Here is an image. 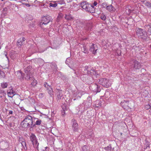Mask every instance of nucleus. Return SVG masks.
I'll use <instances>...</instances> for the list:
<instances>
[{"label": "nucleus", "instance_id": "obj_1", "mask_svg": "<svg viewBox=\"0 0 151 151\" xmlns=\"http://www.w3.org/2000/svg\"><path fill=\"white\" fill-rule=\"evenodd\" d=\"M31 66H29L26 68L24 69V71L25 73V76L24 77L26 80H28L31 79L32 82L31 83V85L33 86H35L37 83V81L32 77V73L31 72Z\"/></svg>", "mask_w": 151, "mask_h": 151}, {"label": "nucleus", "instance_id": "obj_2", "mask_svg": "<svg viewBox=\"0 0 151 151\" xmlns=\"http://www.w3.org/2000/svg\"><path fill=\"white\" fill-rule=\"evenodd\" d=\"M32 118L30 116H27L21 123V124L23 127H33L35 126V124H33Z\"/></svg>", "mask_w": 151, "mask_h": 151}, {"label": "nucleus", "instance_id": "obj_3", "mask_svg": "<svg viewBox=\"0 0 151 151\" xmlns=\"http://www.w3.org/2000/svg\"><path fill=\"white\" fill-rule=\"evenodd\" d=\"M136 35L138 37L141 38L143 40H146L147 38V33L141 28H137L136 29Z\"/></svg>", "mask_w": 151, "mask_h": 151}, {"label": "nucleus", "instance_id": "obj_4", "mask_svg": "<svg viewBox=\"0 0 151 151\" xmlns=\"http://www.w3.org/2000/svg\"><path fill=\"white\" fill-rule=\"evenodd\" d=\"M99 83L104 87L108 88L111 85L112 81L106 78H102L99 80Z\"/></svg>", "mask_w": 151, "mask_h": 151}, {"label": "nucleus", "instance_id": "obj_5", "mask_svg": "<svg viewBox=\"0 0 151 151\" xmlns=\"http://www.w3.org/2000/svg\"><path fill=\"white\" fill-rule=\"evenodd\" d=\"M50 20V18L47 16H44L42 18V21L39 24L43 29H45L46 26Z\"/></svg>", "mask_w": 151, "mask_h": 151}, {"label": "nucleus", "instance_id": "obj_6", "mask_svg": "<svg viewBox=\"0 0 151 151\" xmlns=\"http://www.w3.org/2000/svg\"><path fill=\"white\" fill-rule=\"evenodd\" d=\"M30 139L32 142L34 147L37 149L38 147L39 144L38 143V141L36 136L34 134H31L30 135Z\"/></svg>", "mask_w": 151, "mask_h": 151}, {"label": "nucleus", "instance_id": "obj_7", "mask_svg": "<svg viewBox=\"0 0 151 151\" xmlns=\"http://www.w3.org/2000/svg\"><path fill=\"white\" fill-rule=\"evenodd\" d=\"M82 92L80 91H75L73 94V97H76L73 99L74 101L80 99L82 95Z\"/></svg>", "mask_w": 151, "mask_h": 151}, {"label": "nucleus", "instance_id": "obj_8", "mask_svg": "<svg viewBox=\"0 0 151 151\" xmlns=\"http://www.w3.org/2000/svg\"><path fill=\"white\" fill-rule=\"evenodd\" d=\"M44 86L47 88L48 93L51 96H52L53 95V91L52 88L47 83H45L44 84Z\"/></svg>", "mask_w": 151, "mask_h": 151}, {"label": "nucleus", "instance_id": "obj_9", "mask_svg": "<svg viewBox=\"0 0 151 151\" xmlns=\"http://www.w3.org/2000/svg\"><path fill=\"white\" fill-rule=\"evenodd\" d=\"M87 99L88 100V101H86L84 102L82 104L81 106H83V105H84V108L87 109L90 107L91 104V98L90 97L88 98Z\"/></svg>", "mask_w": 151, "mask_h": 151}, {"label": "nucleus", "instance_id": "obj_10", "mask_svg": "<svg viewBox=\"0 0 151 151\" xmlns=\"http://www.w3.org/2000/svg\"><path fill=\"white\" fill-rule=\"evenodd\" d=\"M7 94L9 97L12 98L16 94L15 92L13 90L12 87L10 86L8 91Z\"/></svg>", "mask_w": 151, "mask_h": 151}, {"label": "nucleus", "instance_id": "obj_11", "mask_svg": "<svg viewBox=\"0 0 151 151\" xmlns=\"http://www.w3.org/2000/svg\"><path fill=\"white\" fill-rule=\"evenodd\" d=\"M98 49V47L96 45L92 44L90 47V51L92 52L93 54H95L96 53Z\"/></svg>", "mask_w": 151, "mask_h": 151}, {"label": "nucleus", "instance_id": "obj_12", "mask_svg": "<svg viewBox=\"0 0 151 151\" xmlns=\"http://www.w3.org/2000/svg\"><path fill=\"white\" fill-rule=\"evenodd\" d=\"M92 90L93 91L96 93L99 92L101 91V88L100 87H98L97 85L96 84H93L92 85Z\"/></svg>", "mask_w": 151, "mask_h": 151}, {"label": "nucleus", "instance_id": "obj_13", "mask_svg": "<svg viewBox=\"0 0 151 151\" xmlns=\"http://www.w3.org/2000/svg\"><path fill=\"white\" fill-rule=\"evenodd\" d=\"M19 141L21 144L22 146L23 147L24 150H27V147L26 146V142H25L24 139L22 137L19 138Z\"/></svg>", "mask_w": 151, "mask_h": 151}, {"label": "nucleus", "instance_id": "obj_14", "mask_svg": "<svg viewBox=\"0 0 151 151\" xmlns=\"http://www.w3.org/2000/svg\"><path fill=\"white\" fill-rule=\"evenodd\" d=\"M91 4L88 3L86 6V9L85 10L90 13L93 12H94V10H93V7H91Z\"/></svg>", "mask_w": 151, "mask_h": 151}, {"label": "nucleus", "instance_id": "obj_15", "mask_svg": "<svg viewBox=\"0 0 151 151\" xmlns=\"http://www.w3.org/2000/svg\"><path fill=\"white\" fill-rule=\"evenodd\" d=\"M133 67L135 69H139L141 67V65L139 62L135 60L134 62Z\"/></svg>", "mask_w": 151, "mask_h": 151}, {"label": "nucleus", "instance_id": "obj_16", "mask_svg": "<svg viewBox=\"0 0 151 151\" xmlns=\"http://www.w3.org/2000/svg\"><path fill=\"white\" fill-rule=\"evenodd\" d=\"M101 100H97L95 101V104L93 105V106L95 107V108H97L101 107Z\"/></svg>", "mask_w": 151, "mask_h": 151}, {"label": "nucleus", "instance_id": "obj_17", "mask_svg": "<svg viewBox=\"0 0 151 151\" xmlns=\"http://www.w3.org/2000/svg\"><path fill=\"white\" fill-rule=\"evenodd\" d=\"M129 102V101L128 100H124L121 102L120 104L122 107L125 109L126 107L128 106Z\"/></svg>", "mask_w": 151, "mask_h": 151}, {"label": "nucleus", "instance_id": "obj_18", "mask_svg": "<svg viewBox=\"0 0 151 151\" xmlns=\"http://www.w3.org/2000/svg\"><path fill=\"white\" fill-rule=\"evenodd\" d=\"M73 129L75 131H76L78 130V124L76 121L74 120H72Z\"/></svg>", "mask_w": 151, "mask_h": 151}, {"label": "nucleus", "instance_id": "obj_19", "mask_svg": "<svg viewBox=\"0 0 151 151\" xmlns=\"http://www.w3.org/2000/svg\"><path fill=\"white\" fill-rule=\"evenodd\" d=\"M17 76L18 78L20 80L23 79L24 75L20 71H17Z\"/></svg>", "mask_w": 151, "mask_h": 151}, {"label": "nucleus", "instance_id": "obj_20", "mask_svg": "<svg viewBox=\"0 0 151 151\" xmlns=\"http://www.w3.org/2000/svg\"><path fill=\"white\" fill-rule=\"evenodd\" d=\"M106 9L110 12H113L115 11V9L111 5L106 6Z\"/></svg>", "mask_w": 151, "mask_h": 151}, {"label": "nucleus", "instance_id": "obj_21", "mask_svg": "<svg viewBox=\"0 0 151 151\" xmlns=\"http://www.w3.org/2000/svg\"><path fill=\"white\" fill-rule=\"evenodd\" d=\"M88 3L86 2H83L81 3V7L83 9H86V6L88 4Z\"/></svg>", "mask_w": 151, "mask_h": 151}, {"label": "nucleus", "instance_id": "obj_22", "mask_svg": "<svg viewBox=\"0 0 151 151\" xmlns=\"http://www.w3.org/2000/svg\"><path fill=\"white\" fill-rule=\"evenodd\" d=\"M90 72L91 73V75H93L95 76L98 75V73L95 71L94 69H91L90 70Z\"/></svg>", "mask_w": 151, "mask_h": 151}, {"label": "nucleus", "instance_id": "obj_23", "mask_svg": "<svg viewBox=\"0 0 151 151\" xmlns=\"http://www.w3.org/2000/svg\"><path fill=\"white\" fill-rule=\"evenodd\" d=\"M8 84L7 83L3 82L1 83V86L3 88H7Z\"/></svg>", "mask_w": 151, "mask_h": 151}, {"label": "nucleus", "instance_id": "obj_24", "mask_svg": "<svg viewBox=\"0 0 151 151\" xmlns=\"http://www.w3.org/2000/svg\"><path fill=\"white\" fill-rule=\"evenodd\" d=\"M42 3V2L39 1H37V0H35L34 1V3L35 4H37V5H35V4H32V6H34L35 7H37L41 3Z\"/></svg>", "mask_w": 151, "mask_h": 151}, {"label": "nucleus", "instance_id": "obj_25", "mask_svg": "<svg viewBox=\"0 0 151 151\" xmlns=\"http://www.w3.org/2000/svg\"><path fill=\"white\" fill-rule=\"evenodd\" d=\"M65 18L67 20H71L73 19V17L70 14L66 15Z\"/></svg>", "mask_w": 151, "mask_h": 151}, {"label": "nucleus", "instance_id": "obj_26", "mask_svg": "<svg viewBox=\"0 0 151 151\" xmlns=\"http://www.w3.org/2000/svg\"><path fill=\"white\" fill-rule=\"evenodd\" d=\"M59 94L57 95L58 98L60 99L61 98V97L63 96V94L62 93V91L60 90L58 91Z\"/></svg>", "mask_w": 151, "mask_h": 151}, {"label": "nucleus", "instance_id": "obj_27", "mask_svg": "<svg viewBox=\"0 0 151 151\" xmlns=\"http://www.w3.org/2000/svg\"><path fill=\"white\" fill-rule=\"evenodd\" d=\"M89 147L86 145H84L82 147V150L83 151H89Z\"/></svg>", "mask_w": 151, "mask_h": 151}, {"label": "nucleus", "instance_id": "obj_28", "mask_svg": "<svg viewBox=\"0 0 151 151\" xmlns=\"http://www.w3.org/2000/svg\"><path fill=\"white\" fill-rule=\"evenodd\" d=\"M146 27L148 29L147 33L149 35H151V25L147 26Z\"/></svg>", "mask_w": 151, "mask_h": 151}, {"label": "nucleus", "instance_id": "obj_29", "mask_svg": "<svg viewBox=\"0 0 151 151\" xmlns=\"http://www.w3.org/2000/svg\"><path fill=\"white\" fill-rule=\"evenodd\" d=\"M82 50L83 52L85 53H88V50L86 46H83Z\"/></svg>", "mask_w": 151, "mask_h": 151}, {"label": "nucleus", "instance_id": "obj_30", "mask_svg": "<svg viewBox=\"0 0 151 151\" xmlns=\"http://www.w3.org/2000/svg\"><path fill=\"white\" fill-rule=\"evenodd\" d=\"M50 6L53 7H55L57 6V4L53 2V3H50L49 4Z\"/></svg>", "mask_w": 151, "mask_h": 151}, {"label": "nucleus", "instance_id": "obj_31", "mask_svg": "<svg viewBox=\"0 0 151 151\" xmlns=\"http://www.w3.org/2000/svg\"><path fill=\"white\" fill-rule=\"evenodd\" d=\"M35 119H37V120L35 122V124L37 125H39L41 124V122L42 121L38 119L37 118Z\"/></svg>", "mask_w": 151, "mask_h": 151}, {"label": "nucleus", "instance_id": "obj_32", "mask_svg": "<svg viewBox=\"0 0 151 151\" xmlns=\"http://www.w3.org/2000/svg\"><path fill=\"white\" fill-rule=\"evenodd\" d=\"M131 10L130 9L129 7H127L125 11L126 13L128 15H129L131 12Z\"/></svg>", "mask_w": 151, "mask_h": 151}, {"label": "nucleus", "instance_id": "obj_33", "mask_svg": "<svg viewBox=\"0 0 151 151\" xmlns=\"http://www.w3.org/2000/svg\"><path fill=\"white\" fill-rule=\"evenodd\" d=\"M5 73L3 71L0 70V78H4L5 76Z\"/></svg>", "mask_w": 151, "mask_h": 151}, {"label": "nucleus", "instance_id": "obj_34", "mask_svg": "<svg viewBox=\"0 0 151 151\" xmlns=\"http://www.w3.org/2000/svg\"><path fill=\"white\" fill-rule=\"evenodd\" d=\"M97 4V3L96 1H94L93 4H91V6H92L91 7H93V10H94V11H95L94 6H96Z\"/></svg>", "mask_w": 151, "mask_h": 151}, {"label": "nucleus", "instance_id": "obj_35", "mask_svg": "<svg viewBox=\"0 0 151 151\" xmlns=\"http://www.w3.org/2000/svg\"><path fill=\"white\" fill-rule=\"evenodd\" d=\"M62 108L63 109V111H64V112H62V114L63 115H64L65 114V110L67 109V107L66 106V105H64L63 106H62Z\"/></svg>", "mask_w": 151, "mask_h": 151}, {"label": "nucleus", "instance_id": "obj_36", "mask_svg": "<svg viewBox=\"0 0 151 151\" xmlns=\"http://www.w3.org/2000/svg\"><path fill=\"white\" fill-rule=\"evenodd\" d=\"M25 40V38L23 37L22 38H20L19 40L17 41L18 43H20V42H22V41L23 42Z\"/></svg>", "mask_w": 151, "mask_h": 151}, {"label": "nucleus", "instance_id": "obj_37", "mask_svg": "<svg viewBox=\"0 0 151 151\" xmlns=\"http://www.w3.org/2000/svg\"><path fill=\"white\" fill-rule=\"evenodd\" d=\"M58 3L60 4H65V2L64 0L58 1Z\"/></svg>", "mask_w": 151, "mask_h": 151}, {"label": "nucleus", "instance_id": "obj_38", "mask_svg": "<svg viewBox=\"0 0 151 151\" xmlns=\"http://www.w3.org/2000/svg\"><path fill=\"white\" fill-rule=\"evenodd\" d=\"M105 149L107 151H110L111 149V146L110 145H109L107 147H105Z\"/></svg>", "mask_w": 151, "mask_h": 151}, {"label": "nucleus", "instance_id": "obj_39", "mask_svg": "<svg viewBox=\"0 0 151 151\" xmlns=\"http://www.w3.org/2000/svg\"><path fill=\"white\" fill-rule=\"evenodd\" d=\"M4 93H5V91L2 89H1L0 88V95H1V94H4ZM2 96H1V95H0V98H2Z\"/></svg>", "mask_w": 151, "mask_h": 151}, {"label": "nucleus", "instance_id": "obj_40", "mask_svg": "<svg viewBox=\"0 0 151 151\" xmlns=\"http://www.w3.org/2000/svg\"><path fill=\"white\" fill-rule=\"evenodd\" d=\"M101 18L103 20H105L106 19V17L105 15L102 14L101 17Z\"/></svg>", "mask_w": 151, "mask_h": 151}, {"label": "nucleus", "instance_id": "obj_41", "mask_svg": "<svg viewBox=\"0 0 151 151\" xmlns=\"http://www.w3.org/2000/svg\"><path fill=\"white\" fill-rule=\"evenodd\" d=\"M102 6L104 8H106V6H108L105 3H103L102 4Z\"/></svg>", "mask_w": 151, "mask_h": 151}, {"label": "nucleus", "instance_id": "obj_42", "mask_svg": "<svg viewBox=\"0 0 151 151\" xmlns=\"http://www.w3.org/2000/svg\"><path fill=\"white\" fill-rule=\"evenodd\" d=\"M150 107L151 106L149 105H146L145 106V108L147 109H150Z\"/></svg>", "mask_w": 151, "mask_h": 151}, {"label": "nucleus", "instance_id": "obj_43", "mask_svg": "<svg viewBox=\"0 0 151 151\" xmlns=\"http://www.w3.org/2000/svg\"><path fill=\"white\" fill-rule=\"evenodd\" d=\"M70 61V59L69 58H67L65 61V63L67 65H68L69 63H68Z\"/></svg>", "mask_w": 151, "mask_h": 151}, {"label": "nucleus", "instance_id": "obj_44", "mask_svg": "<svg viewBox=\"0 0 151 151\" xmlns=\"http://www.w3.org/2000/svg\"><path fill=\"white\" fill-rule=\"evenodd\" d=\"M44 6L45 8H47V5H46V4L43 3V4H42L41 5V6Z\"/></svg>", "mask_w": 151, "mask_h": 151}, {"label": "nucleus", "instance_id": "obj_45", "mask_svg": "<svg viewBox=\"0 0 151 151\" xmlns=\"http://www.w3.org/2000/svg\"><path fill=\"white\" fill-rule=\"evenodd\" d=\"M42 2L46 3L47 4H48L49 1H47V0H43V1Z\"/></svg>", "mask_w": 151, "mask_h": 151}, {"label": "nucleus", "instance_id": "obj_46", "mask_svg": "<svg viewBox=\"0 0 151 151\" xmlns=\"http://www.w3.org/2000/svg\"><path fill=\"white\" fill-rule=\"evenodd\" d=\"M23 1H25V2H28V0H20L19 2L21 3H22Z\"/></svg>", "mask_w": 151, "mask_h": 151}, {"label": "nucleus", "instance_id": "obj_47", "mask_svg": "<svg viewBox=\"0 0 151 151\" xmlns=\"http://www.w3.org/2000/svg\"><path fill=\"white\" fill-rule=\"evenodd\" d=\"M13 113V111L12 110H10L9 111L8 114L9 115H10L12 114Z\"/></svg>", "mask_w": 151, "mask_h": 151}, {"label": "nucleus", "instance_id": "obj_48", "mask_svg": "<svg viewBox=\"0 0 151 151\" xmlns=\"http://www.w3.org/2000/svg\"><path fill=\"white\" fill-rule=\"evenodd\" d=\"M58 19H59V20L61 18V14H59V15L58 16Z\"/></svg>", "mask_w": 151, "mask_h": 151}, {"label": "nucleus", "instance_id": "obj_49", "mask_svg": "<svg viewBox=\"0 0 151 151\" xmlns=\"http://www.w3.org/2000/svg\"><path fill=\"white\" fill-rule=\"evenodd\" d=\"M146 147L145 148L146 149H147L148 148H150V147H149V144L148 143L146 145Z\"/></svg>", "mask_w": 151, "mask_h": 151}, {"label": "nucleus", "instance_id": "obj_50", "mask_svg": "<svg viewBox=\"0 0 151 151\" xmlns=\"http://www.w3.org/2000/svg\"><path fill=\"white\" fill-rule=\"evenodd\" d=\"M3 10L4 11L6 12L7 10V9L6 8H4L3 9Z\"/></svg>", "mask_w": 151, "mask_h": 151}, {"label": "nucleus", "instance_id": "obj_51", "mask_svg": "<svg viewBox=\"0 0 151 151\" xmlns=\"http://www.w3.org/2000/svg\"><path fill=\"white\" fill-rule=\"evenodd\" d=\"M25 5L26 6L29 7H30V5H29L28 4H26H26H25Z\"/></svg>", "mask_w": 151, "mask_h": 151}, {"label": "nucleus", "instance_id": "obj_52", "mask_svg": "<svg viewBox=\"0 0 151 151\" xmlns=\"http://www.w3.org/2000/svg\"><path fill=\"white\" fill-rule=\"evenodd\" d=\"M46 49H45V50H42V51H41V50H39V52H44V51H45L46 50Z\"/></svg>", "mask_w": 151, "mask_h": 151}, {"label": "nucleus", "instance_id": "obj_53", "mask_svg": "<svg viewBox=\"0 0 151 151\" xmlns=\"http://www.w3.org/2000/svg\"><path fill=\"white\" fill-rule=\"evenodd\" d=\"M147 4H148V5H149V6H151V3H148V2H147Z\"/></svg>", "mask_w": 151, "mask_h": 151}, {"label": "nucleus", "instance_id": "obj_54", "mask_svg": "<svg viewBox=\"0 0 151 151\" xmlns=\"http://www.w3.org/2000/svg\"><path fill=\"white\" fill-rule=\"evenodd\" d=\"M43 95V94L42 93H40V94L39 96H42Z\"/></svg>", "mask_w": 151, "mask_h": 151}, {"label": "nucleus", "instance_id": "obj_55", "mask_svg": "<svg viewBox=\"0 0 151 151\" xmlns=\"http://www.w3.org/2000/svg\"><path fill=\"white\" fill-rule=\"evenodd\" d=\"M5 56L6 57V58H7L8 60V58L6 54L5 55Z\"/></svg>", "mask_w": 151, "mask_h": 151}, {"label": "nucleus", "instance_id": "obj_56", "mask_svg": "<svg viewBox=\"0 0 151 151\" xmlns=\"http://www.w3.org/2000/svg\"><path fill=\"white\" fill-rule=\"evenodd\" d=\"M22 3V4L23 5H25V4H26V3H23V2H22L21 3Z\"/></svg>", "mask_w": 151, "mask_h": 151}, {"label": "nucleus", "instance_id": "obj_57", "mask_svg": "<svg viewBox=\"0 0 151 151\" xmlns=\"http://www.w3.org/2000/svg\"><path fill=\"white\" fill-rule=\"evenodd\" d=\"M149 112L151 114V108L149 110Z\"/></svg>", "mask_w": 151, "mask_h": 151}, {"label": "nucleus", "instance_id": "obj_58", "mask_svg": "<svg viewBox=\"0 0 151 151\" xmlns=\"http://www.w3.org/2000/svg\"><path fill=\"white\" fill-rule=\"evenodd\" d=\"M117 54L118 55H120V54H121V52H120V53H119V54L117 53Z\"/></svg>", "mask_w": 151, "mask_h": 151}, {"label": "nucleus", "instance_id": "obj_59", "mask_svg": "<svg viewBox=\"0 0 151 151\" xmlns=\"http://www.w3.org/2000/svg\"><path fill=\"white\" fill-rule=\"evenodd\" d=\"M5 110H6V111H8L7 109H5Z\"/></svg>", "mask_w": 151, "mask_h": 151}, {"label": "nucleus", "instance_id": "obj_60", "mask_svg": "<svg viewBox=\"0 0 151 151\" xmlns=\"http://www.w3.org/2000/svg\"><path fill=\"white\" fill-rule=\"evenodd\" d=\"M2 1H4V0H1Z\"/></svg>", "mask_w": 151, "mask_h": 151}, {"label": "nucleus", "instance_id": "obj_61", "mask_svg": "<svg viewBox=\"0 0 151 151\" xmlns=\"http://www.w3.org/2000/svg\"><path fill=\"white\" fill-rule=\"evenodd\" d=\"M83 109L82 110H81V111H83Z\"/></svg>", "mask_w": 151, "mask_h": 151}, {"label": "nucleus", "instance_id": "obj_62", "mask_svg": "<svg viewBox=\"0 0 151 151\" xmlns=\"http://www.w3.org/2000/svg\"><path fill=\"white\" fill-rule=\"evenodd\" d=\"M42 151H44V150H42Z\"/></svg>", "mask_w": 151, "mask_h": 151}]
</instances>
